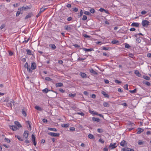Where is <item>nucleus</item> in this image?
Segmentation results:
<instances>
[{
    "label": "nucleus",
    "instance_id": "f257e3e1",
    "mask_svg": "<svg viewBox=\"0 0 151 151\" xmlns=\"http://www.w3.org/2000/svg\"><path fill=\"white\" fill-rule=\"evenodd\" d=\"M15 102L13 99L10 100V101H9L8 103H6V105L8 107H10L12 108V106L14 105Z\"/></svg>",
    "mask_w": 151,
    "mask_h": 151
},
{
    "label": "nucleus",
    "instance_id": "f03ea898",
    "mask_svg": "<svg viewBox=\"0 0 151 151\" xmlns=\"http://www.w3.org/2000/svg\"><path fill=\"white\" fill-rule=\"evenodd\" d=\"M150 22L146 20H143L142 21V24L143 27H147L149 24Z\"/></svg>",
    "mask_w": 151,
    "mask_h": 151
},
{
    "label": "nucleus",
    "instance_id": "7ed1b4c3",
    "mask_svg": "<svg viewBox=\"0 0 151 151\" xmlns=\"http://www.w3.org/2000/svg\"><path fill=\"white\" fill-rule=\"evenodd\" d=\"M35 137L33 134L32 135V141L34 145L35 146L37 144V142L35 141Z\"/></svg>",
    "mask_w": 151,
    "mask_h": 151
},
{
    "label": "nucleus",
    "instance_id": "20e7f679",
    "mask_svg": "<svg viewBox=\"0 0 151 151\" xmlns=\"http://www.w3.org/2000/svg\"><path fill=\"white\" fill-rule=\"evenodd\" d=\"M24 67L26 68L28 71L30 73H31L32 72V70L30 68H29V66L27 62H26L25 65L24 66Z\"/></svg>",
    "mask_w": 151,
    "mask_h": 151
},
{
    "label": "nucleus",
    "instance_id": "39448f33",
    "mask_svg": "<svg viewBox=\"0 0 151 151\" xmlns=\"http://www.w3.org/2000/svg\"><path fill=\"white\" fill-rule=\"evenodd\" d=\"M48 134L52 137H58L59 136V134L58 133H55L52 132H50L48 133Z\"/></svg>",
    "mask_w": 151,
    "mask_h": 151
},
{
    "label": "nucleus",
    "instance_id": "423d86ee",
    "mask_svg": "<svg viewBox=\"0 0 151 151\" xmlns=\"http://www.w3.org/2000/svg\"><path fill=\"white\" fill-rule=\"evenodd\" d=\"M29 134V133L28 131H24L23 134V138H25V139H27L28 137Z\"/></svg>",
    "mask_w": 151,
    "mask_h": 151
},
{
    "label": "nucleus",
    "instance_id": "0eeeda50",
    "mask_svg": "<svg viewBox=\"0 0 151 151\" xmlns=\"http://www.w3.org/2000/svg\"><path fill=\"white\" fill-rule=\"evenodd\" d=\"M117 146L116 143H114L113 144L111 143L109 145V148H110L111 149H113L116 148Z\"/></svg>",
    "mask_w": 151,
    "mask_h": 151
},
{
    "label": "nucleus",
    "instance_id": "6e6552de",
    "mask_svg": "<svg viewBox=\"0 0 151 151\" xmlns=\"http://www.w3.org/2000/svg\"><path fill=\"white\" fill-rule=\"evenodd\" d=\"M30 7H29L28 6H26L25 7L24 6H23L21 8H20L18 9V10H26L27 9H30Z\"/></svg>",
    "mask_w": 151,
    "mask_h": 151
},
{
    "label": "nucleus",
    "instance_id": "1a4fd4ad",
    "mask_svg": "<svg viewBox=\"0 0 151 151\" xmlns=\"http://www.w3.org/2000/svg\"><path fill=\"white\" fill-rule=\"evenodd\" d=\"M9 127H10V128L12 129L14 131H15L17 129H19L17 126L15 125L10 126Z\"/></svg>",
    "mask_w": 151,
    "mask_h": 151
},
{
    "label": "nucleus",
    "instance_id": "9d476101",
    "mask_svg": "<svg viewBox=\"0 0 151 151\" xmlns=\"http://www.w3.org/2000/svg\"><path fill=\"white\" fill-rule=\"evenodd\" d=\"M36 64L35 63L33 62L32 63L31 65V69L35 70L36 68Z\"/></svg>",
    "mask_w": 151,
    "mask_h": 151
},
{
    "label": "nucleus",
    "instance_id": "9b49d317",
    "mask_svg": "<svg viewBox=\"0 0 151 151\" xmlns=\"http://www.w3.org/2000/svg\"><path fill=\"white\" fill-rule=\"evenodd\" d=\"M65 29L68 31H71L72 30V28L70 26L66 25L65 26Z\"/></svg>",
    "mask_w": 151,
    "mask_h": 151
},
{
    "label": "nucleus",
    "instance_id": "f8f14e48",
    "mask_svg": "<svg viewBox=\"0 0 151 151\" xmlns=\"http://www.w3.org/2000/svg\"><path fill=\"white\" fill-rule=\"evenodd\" d=\"M80 75L82 78H86L87 77V75L84 73L81 72L80 73Z\"/></svg>",
    "mask_w": 151,
    "mask_h": 151
},
{
    "label": "nucleus",
    "instance_id": "ddd939ff",
    "mask_svg": "<svg viewBox=\"0 0 151 151\" xmlns=\"http://www.w3.org/2000/svg\"><path fill=\"white\" fill-rule=\"evenodd\" d=\"M134 73L138 77H140L142 76L141 74L140 73L139 71L138 70H135L134 72Z\"/></svg>",
    "mask_w": 151,
    "mask_h": 151
},
{
    "label": "nucleus",
    "instance_id": "4468645a",
    "mask_svg": "<svg viewBox=\"0 0 151 151\" xmlns=\"http://www.w3.org/2000/svg\"><path fill=\"white\" fill-rule=\"evenodd\" d=\"M139 24L138 23L133 22L131 24V26L133 27H138L139 26Z\"/></svg>",
    "mask_w": 151,
    "mask_h": 151
},
{
    "label": "nucleus",
    "instance_id": "2eb2a0df",
    "mask_svg": "<svg viewBox=\"0 0 151 151\" xmlns=\"http://www.w3.org/2000/svg\"><path fill=\"white\" fill-rule=\"evenodd\" d=\"M92 119L93 122H99L100 120L99 118L94 117H92Z\"/></svg>",
    "mask_w": 151,
    "mask_h": 151
},
{
    "label": "nucleus",
    "instance_id": "dca6fc26",
    "mask_svg": "<svg viewBox=\"0 0 151 151\" xmlns=\"http://www.w3.org/2000/svg\"><path fill=\"white\" fill-rule=\"evenodd\" d=\"M55 86L56 87H61L63 86V84L62 83H56L55 84Z\"/></svg>",
    "mask_w": 151,
    "mask_h": 151
},
{
    "label": "nucleus",
    "instance_id": "f3484780",
    "mask_svg": "<svg viewBox=\"0 0 151 151\" xmlns=\"http://www.w3.org/2000/svg\"><path fill=\"white\" fill-rule=\"evenodd\" d=\"M14 123H15V124L17 126V127L19 129V128L20 127H22L21 125V124H20L18 122L15 121L14 122Z\"/></svg>",
    "mask_w": 151,
    "mask_h": 151
},
{
    "label": "nucleus",
    "instance_id": "a211bd4d",
    "mask_svg": "<svg viewBox=\"0 0 151 151\" xmlns=\"http://www.w3.org/2000/svg\"><path fill=\"white\" fill-rule=\"evenodd\" d=\"M102 94L106 97L109 98V95L107 94L104 91H102L101 92Z\"/></svg>",
    "mask_w": 151,
    "mask_h": 151
},
{
    "label": "nucleus",
    "instance_id": "6ab92c4d",
    "mask_svg": "<svg viewBox=\"0 0 151 151\" xmlns=\"http://www.w3.org/2000/svg\"><path fill=\"white\" fill-rule=\"evenodd\" d=\"M89 71L91 73H93L94 75H97L98 74L94 70L92 69L90 70Z\"/></svg>",
    "mask_w": 151,
    "mask_h": 151
},
{
    "label": "nucleus",
    "instance_id": "aec40b11",
    "mask_svg": "<svg viewBox=\"0 0 151 151\" xmlns=\"http://www.w3.org/2000/svg\"><path fill=\"white\" fill-rule=\"evenodd\" d=\"M42 92L45 93H47L49 91H52V90H49L47 88H45V89L42 90Z\"/></svg>",
    "mask_w": 151,
    "mask_h": 151
},
{
    "label": "nucleus",
    "instance_id": "412c9836",
    "mask_svg": "<svg viewBox=\"0 0 151 151\" xmlns=\"http://www.w3.org/2000/svg\"><path fill=\"white\" fill-rule=\"evenodd\" d=\"M138 131L137 132V134H140L141 132H143L144 131V129H143L141 128H139L138 129Z\"/></svg>",
    "mask_w": 151,
    "mask_h": 151
},
{
    "label": "nucleus",
    "instance_id": "4be33fe9",
    "mask_svg": "<svg viewBox=\"0 0 151 151\" xmlns=\"http://www.w3.org/2000/svg\"><path fill=\"white\" fill-rule=\"evenodd\" d=\"M83 50L87 51V52H88V51H91L93 50V48H90V49H86V48H83Z\"/></svg>",
    "mask_w": 151,
    "mask_h": 151
},
{
    "label": "nucleus",
    "instance_id": "5701e85b",
    "mask_svg": "<svg viewBox=\"0 0 151 151\" xmlns=\"http://www.w3.org/2000/svg\"><path fill=\"white\" fill-rule=\"evenodd\" d=\"M22 113L24 116H26L27 114L26 113L25 111L24 110V109H22Z\"/></svg>",
    "mask_w": 151,
    "mask_h": 151
},
{
    "label": "nucleus",
    "instance_id": "b1692460",
    "mask_svg": "<svg viewBox=\"0 0 151 151\" xmlns=\"http://www.w3.org/2000/svg\"><path fill=\"white\" fill-rule=\"evenodd\" d=\"M103 105L106 107H109L110 106L109 104L106 102H104L103 103Z\"/></svg>",
    "mask_w": 151,
    "mask_h": 151
},
{
    "label": "nucleus",
    "instance_id": "393cba45",
    "mask_svg": "<svg viewBox=\"0 0 151 151\" xmlns=\"http://www.w3.org/2000/svg\"><path fill=\"white\" fill-rule=\"evenodd\" d=\"M69 124H63L61 125L62 127H63L67 128L69 126Z\"/></svg>",
    "mask_w": 151,
    "mask_h": 151
},
{
    "label": "nucleus",
    "instance_id": "a878e982",
    "mask_svg": "<svg viewBox=\"0 0 151 151\" xmlns=\"http://www.w3.org/2000/svg\"><path fill=\"white\" fill-rule=\"evenodd\" d=\"M143 84L146 85L147 86H149L150 85V83L149 82L146 81H144L143 82Z\"/></svg>",
    "mask_w": 151,
    "mask_h": 151
},
{
    "label": "nucleus",
    "instance_id": "bb28decb",
    "mask_svg": "<svg viewBox=\"0 0 151 151\" xmlns=\"http://www.w3.org/2000/svg\"><path fill=\"white\" fill-rule=\"evenodd\" d=\"M126 143V141L125 140L122 141L120 143L121 146L122 147L124 146L125 144Z\"/></svg>",
    "mask_w": 151,
    "mask_h": 151
},
{
    "label": "nucleus",
    "instance_id": "cd10ccee",
    "mask_svg": "<svg viewBox=\"0 0 151 151\" xmlns=\"http://www.w3.org/2000/svg\"><path fill=\"white\" fill-rule=\"evenodd\" d=\"M15 137H17L19 141H23V139L19 135L15 136Z\"/></svg>",
    "mask_w": 151,
    "mask_h": 151
},
{
    "label": "nucleus",
    "instance_id": "c85d7f7f",
    "mask_svg": "<svg viewBox=\"0 0 151 151\" xmlns=\"http://www.w3.org/2000/svg\"><path fill=\"white\" fill-rule=\"evenodd\" d=\"M88 137L90 139H93L94 138V137L93 135V134H90L88 135Z\"/></svg>",
    "mask_w": 151,
    "mask_h": 151
},
{
    "label": "nucleus",
    "instance_id": "c756f323",
    "mask_svg": "<svg viewBox=\"0 0 151 151\" xmlns=\"http://www.w3.org/2000/svg\"><path fill=\"white\" fill-rule=\"evenodd\" d=\"M48 129L50 131H52L55 132H56L57 131V129L55 128H48Z\"/></svg>",
    "mask_w": 151,
    "mask_h": 151
},
{
    "label": "nucleus",
    "instance_id": "7c9ffc66",
    "mask_svg": "<svg viewBox=\"0 0 151 151\" xmlns=\"http://www.w3.org/2000/svg\"><path fill=\"white\" fill-rule=\"evenodd\" d=\"M26 51L27 53V54L30 55H32V51H31L29 49H27L26 50Z\"/></svg>",
    "mask_w": 151,
    "mask_h": 151
},
{
    "label": "nucleus",
    "instance_id": "2f4dec72",
    "mask_svg": "<svg viewBox=\"0 0 151 151\" xmlns=\"http://www.w3.org/2000/svg\"><path fill=\"white\" fill-rule=\"evenodd\" d=\"M76 96V94H72V93H70L69 94V96L71 97V98H73L75 96Z\"/></svg>",
    "mask_w": 151,
    "mask_h": 151
},
{
    "label": "nucleus",
    "instance_id": "473e14b6",
    "mask_svg": "<svg viewBox=\"0 0 151 151\" xmlns=\"http://www.w3.org/2000/svg\"><path fill=\"white\" fill-rule=\"evenodd\" d=\"M143 78L146 80H149L150 79V78L149 77L145 76H144Z\"/></svg>",
    "mask_w": 151,
    "mask_h": 151
},
{
    "label": "nucleus",
    "instance_id": "72a5a7b5",
    "mask_svg": "<svg viewBox=\"0 0 151 151\" xmlns=\"http://www.w3.org/2000/svg\"><path fill=\"white\" fill-rule=\"evenodd\" d=\"M32 16V15L31 14H27L26 16V17H25V19H27L28 18H30Z\"/></svg>",
    "mask_w": 151,
    "mask_h": 151
},
{
    "label": "nucleus",
    "instance_id": "f704fd0d",
    "mask_svg": "<svg viewBox=\"0 0 151 151\" xmlns=\"http://www.w3.org/2000/svg\"><path fill=\"white\" fill-rule=\"evenodd\" d=\"M46 9H47V8H41L40 9V10L39 12V14H41L42 12H44Z\"/></svg>",
    "mask_w": 151,
    "mask_h": 151
},
{
    "label": "nucleus",
    "instance_id": "c9c22d12",
    "mask_svg": "<svg viewBox=\"0 0 151 151\" xmlns=\"http://www.w3.org/2000/svg\"><path fill=\"white\" fill-rule=\"evenodd\" d=\"M119 41L117 40H114L112 41L111 43L113 44H116L117 43H118Z\"/></svg>",
    "mask_w": 151,
    "mask_h": 151
},
{
    "label": "nucleus",
    "instance_id": "e433bc0d",
    "mask_svg": "<svg viewBox=\"0 0 151 151\" xmlns=\"http://www.w3.org/2000/svg\"><path fill=\"white\" fill-rule=\"evenodd\" d=\"M136 91L137 89L135 88L133 90H129V92L131 93H134L136 92Z\"/></svg>",
    "mask_w": 151,
    "mask_h": 151
},
{
    "label": "nucleus",
    "instance_id": "4c0bfd02",
    "mask_svg": "<svg viewBox=\"0 0 151 151\" xmlns=\"http://www.w3.org/2000/svg\"><path fill=\"white\" fill-rule=\"evenodd\" d=\"M90 112L91 114H93L95 115H98V114L97 112H96V111H95V112H94V111H90Z\"/></svg>",
    "mask_w": 151,
    "mask_h": 151
},
{
    "label": "nucleus",
    "instance_id": "58836bf2",
    "mask_svg": "<svg viewBox=\"0 0 151 151\" xmlns=\"http://www.w3.org/2000/svg\"><path fill=\"white\" fill-rule=\"evenodd\" d=\"M45 79L46 80L48 81H51L52 80V79L48 77H46L45 78Z\"/></svg>",
    "mask_w": 151,
    "mask_h": 151
},
{
    "label": "nucleus",
    "instance_id": "ea45409f",
    "mask_svg": "<svg viewBox=\"0 0 151 151\" xmlns=\"http://www.w3.org/2000/svg\"><path fill=\"white\" fill-rule=\"evenodd\" d=\"M125 47L126 48H128L130 47V46L128 44L125 43Z\"/></svg>",
    "mask_w": 151,
    "mask_h": 151
},
{
    "label": "nucleus",
    "instance_id": "a19ab883",
    "mask_svg": "<svg viewBox=\"0 0 151 151\" xmlns=\"http://www.w3.org/2000/svg\"><path fill=\"white\" fill-rule=\"evenodd\" d=\"M95 10L93 8H91V9L90 10V12L91 13H94L95 12Z\"/></svg>",
    "mask_w": 151,
    "mask_h": 151
},
{
    "label": "nucleus",
    "instance_id": "79ce46f5",
    "mask_svg": "<svg viewBox=\"0 0 151 151\" xmlns=\"http://www.w3.org/2000/svg\"><path fill=\"white\" fill-rule=\"evenodd\" d=\"M35 109H36L37 110H41V108L39 106H35Z\"/></svg>",
    "mask_w": 151,
    "mask_h": 151
},
{
    "label": "nucleus",
    "instance_id": "37998d69",
    "mask_svg": "<svg viewBox=\"0 0 151 151\" xmlns=\"http://www.w3.org/2000/svg\"><path fill=\"white\" fill-rule=\"evenodd\" d=\"M97 131L99 133H101L103 132V130L102 129L99 128L97 129Z\"/></svg>",
    "mask_w": 151,
    "mask_h": 151
},
{
    "label": "nucleus",
    "instance_id": "c03bdc74",
    "mask_svg": "<svg viewBox=\"0 0 151 151\" xmlns=\"http://www.w3.org/2000/svg\"><path fill=\"white\" fill-rule=\"evenodd\" d=\"M124 88L125 89H126L127 90H128V85L126 84L124 86Z\"/></svg>",
    "mask_w": 151,
    "mask_h": 151
},
{
    "label": "nucleus",
    "instance_id": "a18cd8bd",
    "mask_svg": "<svg viewBox=\"0 0 151 151\" xmlns=\"http://www.w3.org/2000/svg\"><path fill=\"white\" fill-rule=\"evenodd\" d=\"M4 140L5 142H7L8 143H9L10 142V141L8 139L5 138L4 139Z\"/></svg>",
    "mask_w": 151,
    "mask_h": 151
},
{
    "label": "nucleus",
    "instance_id": "49530a36",
    "mask_svg": "<svg viewBox=\"0 0 151 151\" xmlns=\"http://www.w3.org/2000/svg\"><path fill=\"white\" fill-rule=\"evenodd\" d=\"M75 129L74 127H72L70 128V130L71 131L73 132L75 131Z\"/></svg>",
    "mask_w": 151,
    "mask_h": 151
},
{
    "label": "nucleus",
    "instance_id": "de8ad7c7",
    "mask_svg": "<svg viewBox=\"0 0 151 151\" xmlns=\"http://www.w3.org/2000/svg\"><path fill=\"white\" fill-rule=\"evenodd\" d=\"M83 14V12H82V10H81V11L80 13V14L78 15V17H80Z\"/></svg>",
    "mask_w": 151,
    "mask_h": 151
},
{
    "label": "nucleus",
    "instance_id": "09e8293b",
    "mask_svg": "<svg viewBox=\"0 0 151 151\" xmlns=\"http://www.w3.org/2000/svg\"><path fill=\"white\" fill-rule=\"evenodd\" d=\"M114 82L116 83H122L121 81H119L118 80H115Z\"/></svg>",
    "mask_w": 151,
    "mask_h": 151
},
{
    "label": "nucleus",
    "instance_id": "8fccbe9b",
    "mask_svg": "<svg viewBox=\"0 0 151 151\" xmlns=\"http://www.w3.org/2000/svg\"><path fill=\"white\" fill-rule=\"evenodd\" d=\"M109 47H102V49L105 50H107L109 49Z\"/></svg>",
    "mask_w": 151,
    "mask_h": 151
},
{
    "label": "nucleus",
    "instance_id": "3c124183",
    "mask_svg": "<svg viewBox=\"0 0 151 151\" xmlns=\"http://www.w3.org/2000/svg\"><path fill=\"white\" fill-rule=\"evenodd\" d=\"M87 19V17L86 15H83L82 18L83 20H85Z\"/></svg>",
    "mask_w": 151,
    "mask_h": 151
},
{
    "label": "nucleus",
    "instance_id": "603ef678",
    "mask_svg": "<svg viewBox=\"0 0 151 151\" xmlns=\"http://www.w3.org/2000/svg\"><path fill=\"white\" fill-rule=\"evenodd\" d=\"M122 150L123 151H129V148H123L122 149Z\"/></svg>",
    "mask_w": 151,
    "mask_h": 151
},
{
    "label": "nucleus",
    "instance_id": "864d4df0",
    "mask_svg": "<svg viewBox=\"0 0 151 151\" xmlns=\"http://www.w3.org/2000/svg\"><path fill=\"white\" fill-rule=\"evenodd\" d=\"M10 101V100H9L8 98H7L4 100V102H6L7 103Z\"/></svg>",
    "mask_w": 151,
    "mask_h": 151
},
{
    "label": "nucleus",
    "instance_id": "5fc2aeb1",
    "mask_svg": "<svg viewBox=\"0 0 151 151\" xmlns=\"http://www.w3.org/2000/svg\"><path fill=\"white\" fill-rule=\"evenodd\" d=\"M147 12L145 11H142L141 12V14L142 15H144L146 14Z\"/></svg>",
    "mask_w": 151,
    "mask_h": 151
},
{
    "label": "nucleus",
    "instance_id": "6e6d98bb",
    "mask_svg": "<svg viewBox=\"0 0 151 151\" xmlns=\"http://www.w3.org/2000/svg\"><path fill=\"white\" fill-rule=\"evenodd\" d=\"M99 141L102 144H103L104 142V141L103 140V139H101V138L99 139Z\"/></svg>",
    "mask_w": 151,
    "mask_h": 151
},
{
    "label": "nucleus",
    "instance_id": "4d7b16f0",
    "mask_svg": "<svg viewBox=\"0 0 151 151\" xmlns=\"http://www.w3.org/2000/svg\"><path fill=\"white\" fill-rule=\"evenodd\" d=\"M73 46H74V47H77V48H78L80 47V46L79 45H78V44H73Z\"/></svg>",
    "mask_w": 151,
    "mask_h": 151
},
{
    "label": "nucleus",
    "instance_id": "13d9d810",
    "mask_svg": "<svg viewBox=\"0 0 151 151\" xmlns=\"http://www.w3.org/2000/svg\"><path fill=\"white\" fill-rule=\"evenodd\" d=\"M99 10L101 12H104V11H105V10L104 8H101Z\"/></svg>",
    "mask_w": 151,
    "mask_h": 151
},
{
    "label": "nucleus",
    "instance_id": "bf43d9fd",
    "mask_svg": "<svg viewBox=\"0 0 151 151\" xmlns=\"http://www.w3.org/2000/svg\"><path fill=\"white\" fill-rule=\"evenodd\" d=\"M84 14L86 15H89L90 14V13L88 11H85L84 12Z\"/></svg>",
    "mask_w": 151,
    "mask_h": 151
},
{
    "label": "nucleus",
    "instance_id": "052dcab7",
    "mask_svg": "<svg viewBox=\"0 0 151 151\" xmlns=\"http://www.w3.org/2000/svg\"><path fill=\"white\" fill-rule=\"evenodd\" d=\"M84 37L85 38H90V36L86 34H84L83 35Z\"/></svg>",
    "mask_w": 151,
    "mask_h": 151
},
{
    "label": "nucleus",
    "instance_id": "680f3d73",
    "mask_svg": "<svg viewBox=\"0 0 151 151\" xmlns=\"http://www.w3.org/2000/svg\"><path fill=\"white\" fill-rule=\"evenodd\" d=\"M143 143V142L141 140H139L138 142V144L139 145L142 144Z\"/></svg>",
    "mask_w": 151,
    "mask_h": 151
},
{
    "label": "nucleus",
    "instance_id": "e2e57ef3",
    "mask_svg": "<svg viewBox=\"0 0 151 151\" xmlns=\"http://www.w3.org/2000/svg\"><path fill=\"white\" fill-rule=\"evenodd\" d=\"M136 40L138 43H139L141 42V40L139 38H137L136 39Z\"/></svg>",
    "mask_w": 151,
    "mask_h": 151
},
{
    "label": "nucleus",
    "instance_id": "0e129e2a",
    "mask_svg": "<svg viewBox=\"0 0 151 151\" xmlns=\"http://www.w3.org/2000/svg\"><path fill=\"white\" fill-rule=\"evenodd\" d=\"M78 10V8H74L73 9V11L75 12H77Z\"/></svg>",
    "mask_w": 151,
    "mask_h": 151
},
{
    "label": "nucleus",
    "instance_id": "69168bd1",
    "mask_svg": "<svg viewBox=\"0 0 151 151\" xmlns=\"http://www.w3.org/2000/svg\"><path fill=\"white\" fill-rule=\"evenodd\" d=\"M104 81L105 83L106 84H108L109 83V81L108 80H107L106 79H104Z\"/></svg>",
    "mask_w": 151,
    "mask_h": 151
},
{
    "label": "nucleus",
    "instance_id": "338daca9",
    "mask_svg": "<svg viewBox=\"0 0 151 151\" xmlns=\"http://www.w3.org/2000/svg\"><path fill=\"white\" fill-rule=\"evenodd\" d=\"M42 121L44 123H47V119H44L42 120Z\"/></svg>",
    "mask_w": 151,
    "mask_h": 151
},
{
    "label": "nucleus",
    "instance_id": "774afa93",
    "mask_svg": "<svg viewBox=\"0 0 151 151\" xmlns=\"http://www.w3.org/2000/svg\"><path fill=\"white\" fill-rule=\"evenodd\" d=\"M20 14V12H19V11H18L17 12V14H16V16L17 17V16H19Z\"/></svg>",
    "mask_w": 151,
    "mask_h": 151
}]
</instances>
